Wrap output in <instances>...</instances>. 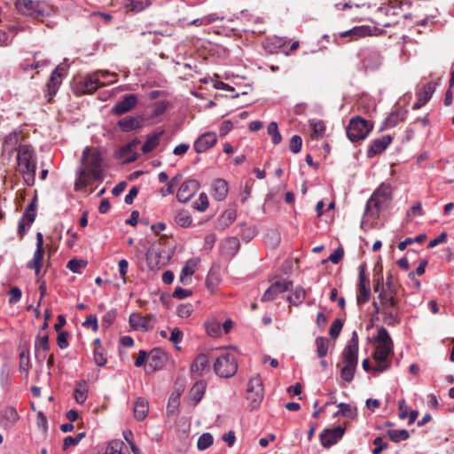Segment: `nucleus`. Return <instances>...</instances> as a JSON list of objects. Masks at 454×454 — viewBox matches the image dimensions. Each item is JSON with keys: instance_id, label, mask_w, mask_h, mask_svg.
<instances>
[{"instance_id": "nucleus-1", "label": "nucleus", "mask_w": 454, "mask_h": 454, "mask_svg": "<svg viewBox=\"0 0 454 454\" xmlns=\"http://www.w3.org/2000/svg\"><path fill=\"white\" fill-rule=\"evenodd\" d=\"M82 161L83 167L79 168L74 184L76 191L82 190L95 181L103 179V159L98 148L86 147L82 153Z\"/></svg>"}, {"instance_id": "nucleus-2", "label": "nucleus", "mask_w": 454, "mask_h": 454, "mask_svg": "<svg viewBox=\"0 0 454 454\" xmlns=\"http://www.w3.org/2000/svg\"><path fill=\"white\" fill-rule=\"evenodd\" d=\"M18 170L25 183L32 186L35 181L36 158L31 145H21L18 147Z\"/></svg>"}, {"instance_id": "nucleus-3", "label": "nucleus", "mask_w": 454, "mask_h": 454, "mask_svg": "<svg viewBox=\"0 0 454 454\" xmlns=\"http://www.w3.org/2000/svg\"><path fill=\"white\" fill-rule=\"evenodd\" d=\"M343 367L340 370V378L349 383L353 380L358 362V334L352 333L350 340L342 351Z\"/></svg>"}, {"instance_id": "nucleus-4", "label": "nucleus", "mask_w": 454, "mask_h": 454, "mask_svg": "<svg viewBox=\"0 0 454 454\" xmlns=\"http://www.w3.org/2000/svg\"><path fill=\"white\" fill-rule=\"evenodd\" d=\"M15 8L19 13L42 21L55 13L54 6L45 1L16 0Z\"/></svg>"}, {"instance_id": "nucleus-5", "label": "nucleus", "mask_w": 454, "mask_h": 454, "mask_svg": "<svg viewBox=\"0 0 454 454\" xmlns=\"http://www.w3.org/2000/svg\"><path fill=\"white\" fill-rule=\"evenodd\" d=\"M391 185L382 183L372 194L365 206V215H371L376 218L381 210L385 209L390 203Z\"/></svg>"}, {"instance_id": "nucleus-6", "label": "nucleus", "mask_w": 454, "mask_h": 454, "mask_svg": "<svg viewBox=\"0 0 454 454\" xmlns=\"http://www.w3.org/2000/svg\"><path fill=\"white\" fill-rule=\"evenodd\" d=\"M377 342L372 357L376 362L385 363L388 356L393 354L394 343L387 330L381 326L378 329L375 338Z\"/></svg>"}, {"instance_id": "nucleus-7", "label": "nucleus", "mask_w": 454, "mask_h": 454, "mask_svg": "<svg viewBox=\"0 0 454 454\" xmlns=\"http://www.w3.org/2000/svg\"><path fill=\"white\" fill-rule=\"evenodd\" d=\"M373 124L362 118L356 116L351 118L346 128L347 137L351 142H358L364 140L372 131Z\"/></svg>"}, {"instance_id": "nucleus-8", "label": "nucleus", "mask_w": 454, "mask_h": 454, "mask_svg": "<svg viewBox=\"0 0 454 454\" xmlns=\"http://www.w3.org/2000/svg\"><path fill=\"white\" fill-rule=\"evenodd\" d=\"M110 73L107 71H98L86 75L76 86V94H92L98 88L106 86L108 82L101 81L99 75L107 76Z\"/></svg>"}, {"instance_id": "nucleus-9", "label": "nucleus", "mask_w": 454, "mask_h": 454, "mask_svg": "<svg viewBox=\"0 0 454 454\" xmlns=\"http://www.w3.org/2000/svg\"><path fill=\"white\" fill-rule=\"evenodd\" d=\"M238 369L237 362L233 355L224 353L218 356L214 364L215 373L222 378L233 376Z\"/></svg>"}, {"instance_id": "nucleus-10", "label": "nucleus", "mask_w": 454, "mask_h": 454, "mask_svg": "<svg viewBox=\"0 0 454 454\" xmlns=\"http://www.w3.org/2000/svg\"><path fill=\"white\" fill-rule=\"evenodd\" d=\"M402 287L391 274L387 275L386 283L379 294L380 301H388L393 304L394 301H400Z\"/></svg>"}, {"instance_id": "nucleus-11", "label": "nucleus", "mask_w": 454, "mask_h": 454, "mask_svg": "<svg viewBox=\"0 0 454 454\" xmlns=\"http://www.w3.org/2000/svg\"><path fill=\"white\" fill-rule=\"evenodd\" d=\"M247 400L251 401L252 409L259 406L263 399L262 381L259 375L250 379L247 384Z\"/></svg>"}, {"instance_id": "nucleus-12", "label": "nucleus", "mask_w": 454, "mask_h": 454, "mask_svg": "<svg viewBox=\"0 0 454 454\" xmlns=\"http://www.w3.org/2000/svg\"><path fill=\"white\" fill-rule=\"evenodd\" d=\"M381 311L384 314V321L389 326H395L400 324L399 301H394L390 304L388 301H380Z\"/></svg>"}, {"instance_id": "nucleus-13", "label": "nucleus", "mask_w": 454, "mask_h": 454, "mask_svg": "<svg viewBox=\"0 0 454 454\" xmlns=\"http://www.w3.org/2000/svg\"><path fill=\"white\" fill-rule=\"evenodd\" d=\"M371 298L370 279L364 273V267L361 266L359 270V280L357 286L356 302L362 305L369 301Z\"/></svg>"}, {"instance_id": "nucleus-14", "label": "nucleus", "mask_w": 454, "mask_h": 454, "mask_svg": "<svg viewBox=\"0 0 454 454\" xmlns=\"http://www.w3.org/2000/svg\"><path fill=\"white\" fill-rule=\"evenodd\" d=\"M129 321L134 329L148 332L154 327L156 317L152 314L142 316L138 313H133L129 316Z\"/></svg>"}, {"instance_id": "nucleus-15", "label": "nucleus", "mask_w": 454, "mask_h": 454, "mask_svg": "<svg viewBox=\"0 0 454 454\" xmlns=\"http://www.w3.org/2000/svg\"><path fill=\"white\" fill-rule=\"evenodd\" d=\"M345 431L346 428L341 426L331 429H324L319 435L322 446L329 448L337 443L342 438Z\"/></svg>"}, {"instance_id": "nucleus-16", "label": "nucleus", "mask_w": 454, "mask_h": 454, "mask_svg": "<svg viewBox=\"0 0 454 454\" xmlns=\"http://www.w3.org/2000/svg\"><path fill=\"white\" fill-rule=\"evenodd\" d=\"M200 189V184L197 180L188 179L184 181L179 187L176 199L181 203H185L197 192Z\"/></svg>"}, {"instance_id": "nucleus-17", "label": "nucleus", "mask_w": 454, "mask_h": 454, "mask_svg": "<svg viewBox=\"0 0 454 454\" xmlns=\"http://www.w3.org/2000/svg\"><path fill=\"white\" fill-rule=\"evenodd\" d=\"M216 142L217 136L215 132H206L195 140L193 147L196 153H202L213 147Z\"/></svg>"}, {"instance_id": "nucleus-18", "label": "nucleus", "mask_w": 454, "mask_h": 454, "mask_svg": "<svg viewBox=\"0 0 454 454\" xmlns=\"http://www.w3.org/2000/svg\"><path fill=\"white\" fill-rule=\"evenodd\" d=\"M137 103V96L134 94L125 95L122 100L117 102L112 108L115 115H121L133 109Z\"/></svg>"}, {"instance_id": "nucleus-19", "label": "nucleus", "mask_w": 454, "mask_h": 454, "mask_svg": "<svg viewBox=\"0 0 454 454\" xmlns=\"http://www.w3.org/2000/svg\"><path fill=\"white\" fill-rule=\"evenodd\" d=\"M362 64L366 71L377 70L382 64V57L376 51H366L363 55Z\"/></svg>"}, {"instance_id": "nucleus-20", "label": "nucleus", "mask_w": 454, "mask_h": 454, "mask_svg": "<svg viewBox=\"0 0 454 454\" xmlns=\"http://www.w3.org/2000/svg\"><path fill=\"white\" fill-rule=\"evenodd\" d=\"M392 140L393 138L389 135L372 140L367 150V157L373 158L377 154L381 153L391 144Z\"/></svg>"}, {"instance_id": "nucleus-21", "label": "nucleus", "mask_w": 454, "mask_h": 454, "mask_svg": "<svg viewBox=\"0 0 454 454\" xmlns=\"http://www.w3.org/2000/svg\"><path fill=\"white\" fill-rule=\"evenodd\" d=\"M291 285L292 283L289 281H276L265 291L262 297V301H271L275 300L279 294L288 290Z\"/></svg>"}, {"instance_id": "nucleus-22", "label": "nucleus", "mask_w": 454, "mask_h": 454, "mask_svg": "<svg viewBox=\"0 0 454 454\" xmlns=\"http://www.w3.org/2000/svg\"><path fill=\"white\" fill-rule=\"evenodd\" d=\"M64 68L58 66L54 71L51 73L49 82H47V90L49 98L48 101H51L52 97H54L58 91L59 85L61 84V77L62 72Z\"/></svg>"}, {"instance_id": "nucleus-23", "label": "nucleus", "mask_w": 454, "mask_h": 454, "mask_svg": "<svg viewBox=\"0 0 454 454\" xmlns=\"http://www.w3.org/2000/svg\"><path fill=\"white\" fill-rule=\"evenodd\" d=\"M50 348L48 334H38L35 340V357L38 361L45 360Z\"/></svg>"}, {"instance_id": "nucleus-24", "label": "nucleus", "mask_w": 454, "mask_h": 454, "mask_svg": "<svg viewBox=\"0 0 454 454\" xmlns=\"http://www.w3.org/2000/svg\"><path fill=\"white\" fill-rule=\"evenodd\" d=\"M143 121L144 118L141 115L127 116L118 121V127L123 132H129L140 129L142 127Z\"/></svg>"}, {"instance_id": "nucleus-25", "label": "nucleus", "mask_w": 454, "mask_h": 454, "mask_svg": "<svg viewBox=\"0 0 454 454\" xmlns=\"http://www.w3.org/2000/svg\"><path fill=\"white\" fill-rule=\"evenodd\" d=\"M0 417L4 420L3 427L4 429L12 428L20 419L17 410L12 406H8L0 411Z\"/></svg>"}, {"instance_id": "nucleus-26", "label": "nucleus", "mask_w": 454, "mask_h": 454, "mask_svg": "<svg viewBox=\"0 0 454 454\" xmlns=\"http://www.w3.org/2000/svg\"><path fill=\"white\" fill-rule=\"evenodd\" d=\"M221 282V275H220V267L216 265H213L208 271V274L206 278V286L207 288L214 293L217 289L219 284Z\"/></svg>"}, {"instance_id": "nucleus-27", "label": "nucleus", "mask_w": 454, "mask_h": 454, "mask_svg": "<svg viewBox=\"0 0 454 454\" xmlns=\"http://www.w3.org/2000/svg\"><path fill=\"white\" fill-rule=\"evenodd\" d=\"M228 194V184L224 179L218 178L213 183L212 196L218 201L223 200Z\"/></svg>"}, {"instance_id": "nucleus-28", "label": "nucleus", "mask_w": 454, "mask_h": 454, "mask_svg": "<svg viewBox=\"0 0 454 454\" xmlns=\"http://www.w3.org/2000/svg\"><path fill=\"white\" fill-rule=\"evenodd\" d=\"M44 249L36 248L33 259L27 263V268L34 270L36 276H40L43 266Z\"/></svg>"}, {"instance_id": "nucleus-29", "label": "nucleus", "mask_w": 454, "mask_h": 454, "mask_svg": "<svg viewBox=\"0 0 454 454\" xmlns=\"http://www.w3.org/2000/svg\"><path fill=\"white\" fill-rule=\"evenodd\" d=\"M123 5L127 12H140L151 5L150 0H125Z\"/></svg>"}, {"instance_id": "nucleus-30", "label": "nucleus", "mask_w": 454, "mask_h": 454, "mask_svg": "<svg viewBox=\"0 0 454 454\" xmlns=\"http://www.w3.org/2000/svg\"><path fill=\"white\" fill-rule=\"evenodd\" d=\"M149 411L147 400L143 397L137 398L134 405V416L137 420H144Z\"/></svg>"}, {"instance_id": "nucleus-31", "label": "nucleus", "mask_w": 454, "mask_h": 454, "mask_svg": "<svg viewBox=\"0 0 454 454\" xmlns=\"http://www.w3.org/2000/svg\"><path fill=\"white\" fill-rule=\"evenodd\" d=\"M106 454H129L128 446L121 440L109 442Z\"/></svg>"}, {"instance_id": "nucleus-32", "label": "nucleus", "mask_w": 454, "mask_h": 454, "mask_svg": "<svg viewBox=\"0 0 454 454\" xmlns=\"http://www.w3.org/2000/svg\"><path fill=\"white\" fill-rule=\"evenodd\" d=\"M208 365V358L205 354H200L191 366V372L200 375Z\"/></svg>"}, {"instance_id": "nucleus-33", "label": "nucleus", "mask_w": 454, "mask_h": 454, "mask_svg": "<svg viewBox=\"0 0 454 454\" xmlns=\"http://www.w3.org/2000/svg\"><path fill=\"white\" fill-rule=\"evenodd\" d=\"M309 126L312 129L310 137L312 139H321L324 137L325 133V125L323 121L311 120Z\"/></svg>"}, {"instance_id": "nucleus-34", "label": "nucleus", "mask_w": 454, "mask_h": 454, "mask_svg": "<svg viewBox=\"0 0 454 454\" xmlns=\"http://www.w3.org/2000/svg\"><path fill=\"white\" fill-rule=\"evenodd\" d=\"M196 270V263L190 260L186 262V264L183 267L180 274V281L186 285L191 281V276L195 272Z\"/></svg>"}, {"instance_id": "nucleus-35", "label": "nucleus", "mask_w": 454, "mask_h": 454, "mask_svg": "<svg viewBox=\"0 0 454 454\" xmlns=\"http://www.w3.org/2000/svg\"><path fill=\"white\" fill-rule=\"evenodd\" d=\"M161 135H162V132H160V133L153 134L150 137H148L146 141L144 143V145L142 146L143 153L146 154V153H151L153 150H154L160 143V138Z\"/></svg>"}, {"instance_id": "nucleus-36", "label": "nucleus", "mask_w": 454, "mask_h": 454, "mask_svg": "<svg viewBox=\"0 0 454 454\" xmlns=\"http://www.w3.org/2000/svg\"><path fill=\"white\" fill-rule=\"evenodd\" d=\"M435 86L436 84L433 82H429L424 84L420 90L417 93V97L420 98V101L427 103L435 91Z\"/></svg>"}, {"instance_id": "nucleus-37", "label": "nucleus", "mask_w": 454, "mask_h": 454, "mask_svg": "<svg viewBox=\"0 0 454 454\" xmlns=\"http://www.w3.org/2000/svg\"><path fill=\"white\" fill-rule=\"evenodd\" d=\"M406 111L397 110L392 112L386 119L385 124L387 128H393L396 126L400 121L405 119Z\"/></svg>"}, {"instance_id": "nucleus-38", "label": "nucleus", "mask_w": 454, "mask_h": 454, "mask_svg": "<svg viewBox=\"0 0 454 454\" xmlns=\"http://www.w3.org/2000/svg\"><path fill=\"white\" fill-rule=\"evenodd\" d=\"M87 383L84 380L77 382L74 394L75 401L80 404L83 403L87 399Z\"/></svg>"}, {"instance_id": "nucleus-39", "label": "nucleus", "mask_w": 454, "mask_h": 454, "mask_svg": "<svg viewBox=\"0 0 454 454\" xmlns=\"http://www.w3.org/2000/svg\"><path fill=\"white\" fill-rule=\"evenodd\" d=\"M35 210H36L35 199H34L26 207V210L21 218V219H24L25 221H27V227H30L31 224L34 223L35 216H36Z\"/></svg>"}, {"instance_id": "nucleus-40", "label": "nucleus", "mask_w": 454, "mask_h": 454, "mask_svg": "<svg viewBox=\"0 0 454 454\" xmlns=\"http://www.w3.org/2000/svg\"><path fill=\"white\" fill-rule=\"evenodd\" d=\"M318 357L323 358L327 355L329 340L325 337H317L315 340Z\"/></svg>"}, {"instance_id": "nucleus-41", "label": "nucleus", "mask_w": 454, "mask_h": 454, "mask_svg": "<svg viewBox=\"0 0 454 454\" xmlns=\"http://www.w3.org/2000/svg\"><path fill=\"white\" fill-rule=\"evenodd\" d=\"M180 404V394L179 393H172L168 398V405H167V413L168 416L174 415L179 407Z\"/></svg>"}, {"instance_id": "nucleus-42", "label": "nucleus", "mask_w": 454, "mask_h": 454, "mask_svg": "<svg viewBox=\"0 0 454 454\" xmlns=\"http://www.w3.org/2000/svg\"><path fill=\"white\" fill-rule=\"evenodd\" d=\"M175 222L180 227L186 228L192 224V218L187 211H179L175 215Z\"/></svg>"}, {"instance_id": "nucleus-43", "label": "nucleus", "mask_w": 454, "mask_h": 454, "mask_svg": "<svg viewBox=\"0 0 454 454\" xmlns=\"http://www.w3.org/2000/svg\"><path fill=\"white\" fill-rule=\"evenodd\" d=\"M182 179V175L177 174L174 177L171 178L170 181H167L166 188H161L160 192L165 197L167 195H170L174 193V188L178 184V183Z\"/></svg>"}, {"instance_id": "nucleus-44", "label": "nucleus", "mask_w": 454, "mask_h": 454, "mask_svg": "<svg viewBox=\"0 0 454 454\" xmlns=\"http://www.w3.org/2000/svg\"><path fill=\"white\" fill-rule=\"evenodd\" d=\"M94 361L98 366L106 365L107 362L106 352L102 345L94 348L93 351Z\"/></svg>"}, {"instance_id": "nucleus-45", "label": "nucleus", "mask_w": 454, "mask_h": 454, "mask_svg": "<svg viewBox=\"0 0 454 454\" xmlns=\"http://www.w3.org/2000/svg\"><path fill=\"white\" fill-rule=\"evenodd\" d=\"M387 434L394 442H399L401 441L407 440L410 437V434L406 429L388 430Z\"/></svg>"}, {"instance_id": "nucleus-46", "label": "nucleus", "mask_w": 454, "mask_h": 454, "mask_svg": "<svg viewBox=\"0 0 454 454\" xmlns=\"http://www.w3.org/2000/svg\"><path fill=\"white\" fill-rule=\"evenodd\" d=\"M305 296H306L305 290L302 287L298 286L295 288L294 293L288 296V301L294 306H298L302 302Z\"/></svg>"}, {"instance_id": "nucleus-47", "label": "nucleus", "mask_w": 454, "mask_h": 454, "mask_svg": "<svg viewBox=\"0 0 454 454\" xmlns=\"http://www.w3.org/2000/svg\"><path fill=\"white\" fill-rule=\"evenodd\" d=\"M340 410L334 414V416H344L347 418H354L356 414V410L352 408L349 404L340 403L338 404Z\"/></svg>"}, {"instance_id": "nucleus-48", "label": "nucleus", "mask_w": 454, "mask_h": 454, "mask_svg": "<svg viewBox=\"0 0 454 454\" xmlns=\"http://www.w3.org/2000/svg\"><path fill=\"white\" fill-rule=\"evenodd\" d=\"M205 392V384L203 381H197L191 389V395L192 399L196 401V403L200 402Z\"/></svg>"}, {"instance_id": "nucleus-49", "label": "nucleus", "mask_w": 454, "mask_h": 454, "mask_svg": "<svg viewBox=\"0 0 454 454\" xmlns=\"http://www.w3.org/2000/svg\"><path fill=\"white\" fill-rule=\"evenodd\" d=\"M268 134L271 137V141L274 145H278L281 142V135L278 131V124L271 121L268 126Z\"/></svg>"}, {"instance_id": "nucleus-50", "label": "nucleus", "mask_w": 454, "mask_h": 454, "mask_svg": "<svg viewBox=\"0 0 454 454\" xmlns=\"http://www.w3.org/2000/svg\"><path fill=\"white\" fill-rule=\"evenodd\" d=\"M213 444V436L209 433L200 435L197 442V447L200 450H204Z\"/></svg>"}, {"instance_id": "nucleus-51", "label": "nucleus", "mask_w": 454, "mask_h": 454, "mask_svg": "<svg viewBox=\"0 0 454 454\" xmlns=\"http://www.w3.org/2000/svg\"><path fill=\"white\" fill-rule=\"evenodd\" d=\"M134 148L135 147L132 146L130 142L121 148V156L130 154V156L126 160V162L128 163L133 162L138 158V154L134 151Z\"/></svg>"}, {"instance_id": "nucleus-52", "label": "nucleus", "mask_w": 454, "mask_h": 454, "mask_svg": "<svg viewBox=\"0 0 454 454\" xmlns=\"http://www.w3.org/2000/svg\"><path fill=\"white\" fill-rule=\"evenodd\" d=\"M207 333L211 337H218L222 333V327L216 321L208 322L206 325Z\"/></svg>"}, {"instance_id": "nucleus-53", "label": "nucleus", "mask_w": 454, "mask_h": 454, "mask_svg": "<svg viewBox=\"0 0 454 454\" xmlns=\"http://www.w3.org/2000/svg\"><path fill=\"white\" fill-rule=\"evenodd\" d=\"M343 326V322L341 319H335L330 326L329 335L332 339H337L340 333V331Z\"/></svg>"}, {"instance_id": "nucleus-54", "label": "nucleus", "mask_w": 454, "mask_h": 454, "mask_svg": "<svg viewBox=\"0 0 454 454\" xmlns=\"http://www.w3.org/2000/svg\"><path fill=\"white\" fill-rule=\"evenodd\" d=\"M87 266V262L83 260L72 259L67 262V267L73 272L78 273L80 272L82 268H85Z\"/></svg>"}, {"instance_id": "nucleus-55", "label": "nucleus", "mask_w": 454, "mask_h": 454, "mask_svg": "<svg viewBox=\"0 0 454 454\" xmlns=\"http://www.w3.org/2000/svg\"><path fill=\"white\" fill-rule=\"evenodd\" d=\"M85 436V432H82L78 434L75 437L73 436H67L64 439V444L63 448L64 450H67L70 446H74L80 442V441Z\"/></svg>"}, {"instance_id": "nucleus-56", "label": "nucleus", "mask_w": 454, "mask_h": 454, "mask_svg": "<svg viewBox=\"0 0 454 454\" xmlns=\"http://www.w3.org/2000/svg\"><path fill=\"white\" fill-rule=\"evenodd\" d=\"M209 202L207 195L204 192L200 193L198 199V202L195 203L194 207L200 211L204 212L208 207Z\"/></svg>"}, {"instance_id": "nucleus-57", "label": "nucleus", "mask_w": 454, "mask_h": 454, "mask_svg": "<svg viewBox=\"0 0 454 454\" xmlns=\"http://www.w3.org/2000/svg\"><path fill=\"white\" fill-rule=\"evenodd\" d=\"M365 35V29L363 27H356L350 30L342 32L340 34L341 37L352 36V37H362Z\"/></svg>"}, {"instance_id": "nucleus-58", "label": "nucleus", "mask_w": 454, "mask_h": 454, "mask_svg": "<svg viewBox=\"0 0 454 454\" xmlns=\"http://www.w3.org/2000/svg\"><path fill=\"white\" fill-rule=\"evenodd\" d=\"M302 145V139L300 136L294 135L290 139L289 148L294 153H298Z\"/></svg>"}, {"instance_id": "nucleus-59", "label": "nucleus", "mask_w": 454, "mask_h": 454, "mask_svg": "<svg viewBox=\"0 0 454 454\" xmlns=\"http://www.w3.org/2000/svg\"><path fill=\"white\" fill-rule=\"evenodd\" d=\"M22 293L18 286H12L9 291V303L15 304L21 299Z\"/></svg>"}, {"instance_id": "nucleus-60", "label": "nucleus", "mask_w": 454, "mask_h": 454, "mask_svg": "<svg viewBox=\"0 0 454 454\" xmlns=\"http://www.w3.org/2000/svg\"><path fill=\"white\" fill-rule=\"evenodd\" d=\"M183 332L176 327L171 331V335L169 338V340L175 345V347L179 349L180 348L177 347V344H179L183 340Z\"/></svg>"}, {"instance_id": "nucleus-61", "label": "nucleus", "mask_w": 454, "mask_h": 454, "mask_svg": "<svg viewBox=\"0 0 454 454\" xmlns=\"http://www.w3.org/2000/svg\"><path fill=\"white\" fill-rule=\"evenodd\" d=\"M192 306L191 304H181L177 308V316L182 318H187L192 312Z\"/></svg>"}, {"instance_id": "nucleus-62", "label": "nucleus", "mask_w": 454, "mask_h": 454, "mask_svg": "<svg viewBox=\"0 0 454 454\" xmlns=\"http://www.w3.org/2000/svg\"><path fill=\"white\" fill-rule=\"evenodd\" d=\"M224 246L231 251V254H235L239 248V241L234 237L228 238L224 241Z\"/></svg>"}, {"instance_id": "nucleus-63", "label": "nucleus", "mask_w": 454, "mask_h": 454, "mask_svg": "<svg viewBox=\"0 0 454 454\" xmlns=\"http://www.w3.org/2000/svg\"><path fill=\"white\" fill-rule=\"evenodd\" d=\"M373 444L376 447L372 450V454H380L383 450H386L388 447V444L387 442H383V439L380 436L374 439Z\"/></svg>"}, {"instance_id": "nucleus-64", "label": "nucleus", "mask_w": 454, "mask_h": 454, "mask_svg": "<svg viewBox=\"0 0 454 454\" xmlns=\"http://www.w3.org/2000/svg\"><path fill=\"white\" fill-rule=\"evenodd\" d=\"M344 256V250L342 247H337L333 253H332L329 256V260L333 263V264H338L341 259L343 258Z\"/></svg>"}]
</instances>
